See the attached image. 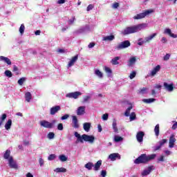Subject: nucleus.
I'll return each instance as SVG.
<instances>
[{
    "instance_id": "f257e3e1",
    "label": "nucleus",
    "mask_w": 177,
    "mask_h": 177,
    "mask_svg": "<svg viewBox=\"0 0 177 177\" xmlns=\"http://www.w3.org/2000/svg\"><path fill=\"white\" fill-rule=\"evenodd\" d=\"M147 27V24H139L134 26H127L122 31V35H129L131 34H136L142 30H145Z\"/></svg>"
},
{
    "instance_id": "f03ea898",
    "label": "nucleus",
    "mask_w": 177,
    "mask_h": 177,
    "mask_svg": "<svg viewBox=\"0 0 177 177\" xmlns=\"http://www.w3.org/2000/svg\"><path fill=\"white\" fill-rule=\"evenodd\" d=\"M157 155L156 153H152L151 155L142 154L140 157L134 160L135 164H144L145 162H149L151 160H154Z\"/></svg>"
},
{
    "instance_id": "7ed1b4c3",
    "label": "nucleus",
    "mask_w": 177,
    "mask_h": 177,
    "mask_svg": "<svg viewBox=\"0 0 177 177\" xmlns=\"http://www.w3.org/2000/svg\"><path fill=\"white\" fill-rule=\"evenodd\" d=\"M57 122V120H53L52 122H48L47 120H41L39 122L40 127H43V128H47L48 129H52V128L55 127V124Z\"/></svg>"
},
{
    "instance_id": "20e7f679",
    "label": "nucleus",
    "mask_w": 177,
    "mask_h": 177,
    "mask_svg": "<svg viewBox=\"0 0 177 177\" xmlns=\"http://www.w3.org/2000/svg\"><path fill=\"white\" fill-rule=\"evenodd\" d=\"M153 12L154 10L153 9L147 10L144 12L135 15L133 17V19H134V20H140V19H145L146 16H149V15H151V13H153Z\"/></svg>"
},
{
    "instance_id": "39448f33",
    "label": "nucleus",
    "mask_w": 177,
    "mask_h": 177,
    "mask_svg": "<svg viewBox=\"0 0 177 177\" xmlns=\"http://www.w3.org/2000/svg\"><path fill=\"white\" fill-rule=\"evenodd\" d=\"M131 46V42L128 40L120 43L117 46V50H120V49H125L126 48H129Z\"/></svg>"
},
{
    "instance_id": "423d86ee",
    "label": "nucleus",
    "mask_w": 177,
    "mask_h": 177,
    "mask_svg": "<svg viewBox=\"0 0 177 177\" xmlns=\"http://www.w3.org/2000/svg\"><path fill=\"white\" fill-rule=\"evenodd\" d=\"M176 134L172 133L170 135L169 138V149H174L175 147V143H176V138H175Z\"/></svg>"
},
{
    "instance_id": "0eeeda50",
    "label": "nucleus",
    "mask_w": 177,
    "mask_h": 177,
    "mask_svg": "<svg viewBox=\"0 0 177 177\" xmlns=\"http://www.w3.org/2000/svg\"><path fill=\"white\" fill-rule=\"evenodd\" d=\"M81 95H82V93L80 91H75V92L67 93L66 97H69L70 99H78V97H80Z\"/></svg>"
},
{
    "instance_id": "6e6552de",
    "label": "nucleus",
    "mask_w": 177,
    "mask_h": 177,
    "mask_svg": "<svg viewBox=\"0 0 177 177\" xmlns=\"http://www.w3.org/2000/svg\"><path fill=\"white\" fill-rule=\"evenodd\" d=\"M8 164L10 168H12L13 169H18L19 165H17V162L15 160H13V157H10L8 160Z\"/></svg>"
},
{
    "instance_id": "1a4fd4ad",
    "label": "nucleus",
    "mask_w": 177,
    "mask_h": 177,
    "mask_svg": "<svg viewBox=\"0 0 177 177\" xmlns=\"http://www.w3.org/2000/svg\"><path fill=\"white\" fill-rule=\"evenodd\" d=\"M161 70V66L157 65L149 73V77H154Z\"/></svg>"
},
{
    "instance_id": "9d476101",
    "label": "nucleus",
    "mask_w": 177,
    "mask_h": 177,
    "mask_svg": "<svg viewBox=\"0 0 177 177\" xmlns=\"http://www.w3.org/2000/svg\"><path fill=\"white\" fill-rule=\"evenodd\" d=\"M77 60H78V55H76L75 56L73 57L68 62L67 65V68H70V67H73L74 64L77 62Z\"/></svg>"
},
{
    "instance_id": "9b49d317",
    "label": "nucleus",
    "mask_w": 177,
    "mask_h": 177,
    "mask_svg": "<svg viewBox=\"0 0 177 177\" xmlns=\"http://www.w3.org/2000/svg\"><path fill=\"white\" fill-rule=\"evenodd\" d=\"M83 139L84 142H88V143H93L95 142V136H93L83 134Z\"/></svg>"
},
{
    "instance_id": "f8f14e48",
    "label": "nucleus",
    "mask_w": 177,
    "mask_h": 177,
    "mask_svg": "<svg viewBox=\"0 0 177 177\" xmlns=\"http://www.w3.org/2000/svg\"><path fill=\"white\" fill-rule=\"evenodd\" d=\"M60 110H62V108L59 105L53 106L50 109V115H55V114L57 113V112L60 111Z\"/></svg>"
},
{
    "instance_id": "ddd939ff",
    "label": "nucleus",
    "mask_w": 177,
    "mask_h": 177,
    "mask_svg": "<svg viewBox=\"0 0 177 177\" xmlns=\"http://www.w3.org/2000/svg\"><path fill=\"white\" fill-rule=\"evenodd\" d=\"M108 158H109V160H111V161H115V160H117V158L118 160H121V156L118 153H111L109 156Z\"/></svg>"
},
{
    "instance_id": "4468645a",
    "label": "nucleus",
    "mask_w": 177,
    "mask_h": 177,
    "mask_svg": "<svg viewBox=\"0 0 177 177\" xmlns=\"http://www.w3.org/2000/svg\"><path fill=\"white\" fill-rule=\"evenodd\" d=\"M72 127L76 129L80 128V123H78V119L75 115L72 116Z\"/></svg>"
},
{
    "instance_id": "2eb2a0df",
    "label": "nucleus",
    "mask_w": 177,
    "mask_h": 177,
    "mask_svg": "<svg viewBox=\"0 0 177 177\" xmlns=\"http://www.w3.org/2000/svg\"><path fill=\"white\" fill-rule=\"evenodd\" d=\"M86 107L85 106H81L77 107L76 111L77 115H84L85 114V109Z\"/></svg>"
},
{
    "instance_id": "dca6fc26",
    "label": "nucleus",
    "mask_w": 177,
    "mask_h": 177,
    "mask_svg": "<svg viewBox=\"0 0 177 177\" xmlns=\"http://www.w3.org/2000/svg\"><path fill=\"white\" fill-rule=\"evenodd\" d=\"M145 136V132L138 131L136 135V139L138 143H142L143 142V137Z\"/></svg>"
},
{
    "instance_id": "f3484780",
    "label": "nucleus",
    "mask_w": 177,
    "mask_h": 177,
    "mask_svg": "<svg viewBox=\"0 0 177 177\" xmlns=\"http://www.w3.org/2000/svg\"><path fill=\"white\" fill-rule=\"evenodd\" d=\"M74 136L77 138L76 143H84V135L81 136L75 131Z\"/></svg>"
},
{
    "instance_id": "a211bd4d",
    "label": "nucleus",
    "mask_w": 177,
    "mask_h": 177,
    "mask_svg": "<svg viewBox=\"0 0 177 177\" xmlns=\"http://www.w3.org/2000/svg\"><path fill=\"white\" fill-rule=\"evenodd\" d=\"M163 86L165 89H166V91H167L168 92H172L174 91V84H169L167 82H164Z\"/></svg>"
},
{
    "instance_id": "6ab92c4d",
    "label": "nucleus",
    "mask_w": 177,
    "mask_h": 177,
    "mask_svg": "<svg viewBox=\"0 0 177 177\" xmlns=\"http://www.w3.org/2000/svg\"><path fill=\"white\" fill-rule=\"evenodd\" d=\"M89 31V25H86L85 26L80 28L77 30V34H84L85 32H88Z\"/></svg>"
},
{
    "instance_id": "aec40b11",
    "label": "nucleus",
    "mask_w": 177,
    "mask_h": 177,
    "mask_svg": "<svg viewBox=\"0 0 177 177\" xmlns=\"http://www.w3.org/2000/svg\"><path fill=\"white\" fill-rule=\"evenodd\" d=\"M135 63H136V57H131L127 62V66L129 67H133V66H135Z\"/></svg>"
},
{
    "instance_id": "412c9836",
    "label": "nucleus",
    "mask_w": 177,
    "mask_h": 177,
    "mask_svg": "<svg viewBox=\"0 0 177 177\" xmlns=\"http://www.w3.org/2000/svg\"><path fill=\"white\" fill-rule=\"evenodd\" d=\"M164 34H167L169 37H171V38H177V35L172 33V31L169 28H165Z\"/></svg>"
},
{
    "instance_id": "4be33fe9",
    "label": "nucleus",
    "mask_w": 177,
    "mask_h": 177,
    "mask_svg": "<svg viewBox=\"0 0 177 177\" xmlns=\"http://www.w3.org/2000/svg\"><path fill=\"white\" fill-rule=\"evenodd\" d=\"M153 166L149 167L148 168L145 169L142 172V176H147V175H149L151 171H153Z\"/></svg>"
},
{
    "instance_id": "5701e85b",
    "label": "nucleus",
    "mask_w": 177,
    "mask_h": 177,
    "mask_svg": "<svg viewBox=\"0 0 177 177\" xmlns=\"http://www.w3.org/2000/svg\"><path fill=\"white\" fill-rule=\"evenodd\" d=\"M94 74L97 77V78H100V80L103 79V77H104V75L99 69H95L94 71Z\"/></svg>"
},
{
    "instance_id": "b1692460",
    "label": "nucleus",
    "mask_w": 177,
    "mask_h": 177,
    "mask_svg": "<svg viewBox=\"0 0 177 177\" xmlns=\"http://www.w3.org/2000/svg\"><path fill=\"white\" fill-rule=\"evenodd\" d=\"M0 61L4 62V63H6L8 66H10L12 64V62L10 61V59L4 57V56H0Z\"/></svg>"
},
{
    "instance_id": "393cba45",
    "label": "nucleus",
    "mask_w": 177,
    "mask_h": 177,
    "mask_svg": "<svg viewBox=\"0 0 177 177\" xmlns=\"http://www.w3.org/2000/svg\"><path fill=\"white\" fill-rule=\"evenodd\" d=\"M112 128L115 133H118V127H117V120L115 118L113 119Z\"/></svg>"
},
{
    "instance_id": "a878e982",
    "label": "nucleus",
    "mask_w": 177,
    "mask_h": 177,
    "mask_svg": "<svg viewBox=\"0 0 177 177\" xmlns=\"http://www.w3.org/2000/svg\"><path fill=\"white\" fill-rule=\"evenodd\" d=\"M91 122H85L83 124V129L86 132H89V131H91Z\"/></svg>"
},
{
    "instance_id": "bb28decb",
    "label": "nucleus",
    "mask_w": 177,
    "mask_h": 177,
    "mask_svg": "<svg viewBox=\"0 0 177 177\" xmlns=\"http://www.w3.org/2000/svg\"><path fill=\"white\" fill-rule=\"evenodd\" d=\"M104 71L106 73L107 77H111V74H113V71L111 70V68L108 66H104Z\"/></svg>"
},
{
    "instance_id": "cd10ccee",
    "label": "nucleus",
    "mask_w": 177,
    "mask_h": 177,
    "mask_svg": "<svg viewBox=\"0 0 177 177\" xmlns=\"http://www.w3.org/2000/svg\"><path fill=\"white\" fill-rule=\"evenodd\" d=\"M167 142V139H162V140L158 142L159 145L156 146L155 147V150H160L164 145H165V142Z\"/></svg>"
},
{
    "instance_id": "c85d7f7f",
    "label": "nucleus",
    "mask_w": 177,
    "mask_h": 177,
    "mask_svg": "<svg viewBox=\"0 0 177 177\" xmlns=\"http://www.w3.org/2000/svg\"><path fill=\"white\" fill-rule=\"evenodd\" d=\"M93 167L94 171H99L102 167V160H98Z\"/></svg>"
},
{
    "instance_id": "c756f323",
    "label": "nucleus",
    "mask_w": 177,
    "mask_h": 177,
    "mask_svg": "<svg viewBox=\"0 0 177 177\" xmlns=\"http://www.w3.org/2000/svg\"><path fill=\"white\" fill-rule=\"evenodd\" d=\"M115 39V37L114 35H111L109 36H105L102 38V41H114Z\"/></svg>"
},
{
    "instance_id": "7c9ffc66",
    "label": "nucleus",
    "mask_w": 177,
    "mask_h": 177,
    "mask_svg": "<svg viewBox=\"0 0 177 177\" xmlns=\"http://www.w3.org/2000/svg\"><path fill=\"white\" fill-rule=\"evenodd\" d=\"M156 36H157V33H153L152 35H150L148 37H146L145 38L146 43L147 44V42H150V41H151Z\"/></svg>"
},
{
    "instance_id": "2f4dec72",
    "label": "nucleus",
    "mask_w": 177,
    "mask_h": 177,
    "mask_svg": "<svg viewBox=\"0 0 177 177\" xmlns=\"http://www.w3.org/2000/svg\"><path fill=\"white\" fill-rule=\"evenodd\" d=\"M25 99L28 103H30L31 102V100L32 99V96L31 95V93L30 92H26L25 93Z\"/></svg>"
},
{
    "instance_id": "473e14b6",
    "label": "nucleus",
    "mask_w": 177,
    "mask_h": 177,
    "mask_svg": "<svg viewBox=\"0 0 177 177\" xmlns=\"http://www.w3.org/2000/svg\"><path fill=\"white\" fill-rule=\"evenodd\" d=\"M10 157H12V156H10V150L7 149V150L5 151L4 154H3V158H4L5 160H8L9 161V159L10 158Z\"/></svg>"
},
{
    "instance_id": "72a5a7b5",
    "label": "nucleus",
    "mask_w": 177,
    "mask_h": 177,
    "mask_svg": "<svg viewBox=\"0 0 177 177\" xmlns=\"http://www.w3.org/2000/svg\"><path fill=\"white\" fill-rule=\"evenodd\" d=\"M120 59L121 57H115L113 58L111 61V64H113V66H117V64H119L118 60H120Z\"/></svg>"
},
{
    "instance_id": "f704fd0d",
    "label": "nucleus",
    "mask_w": 177,
    "mask_h": 177,
    "mask_svg": "<svg viewBox=\"0 0 177 177\" xmlns=\"http://www.w3.org/2000/svg\"><path fill=\"white\" fill-rule=\"evenodd\" d=\"M59 160L62 162H66V161H67V160H68V157H67V156H66L64 154H62V155L59 156Z\"/></svg>"
},
{
    "instance_id": "c9c22d12",
    "label": "nucleus",
    "mask_w": 177,
    "mask_h": 177,
    "mask_svg": "<svg viewBox=\"0 0 177 177\" xmlns=\"http://www.w3.org/2000/svg\"><path fill=\"white\" fill-rule=\"evenodd\" d=\"M4 127L6 131H9V129H10V128L12 127V120L9 119Z\"/></svg>"
},
{
    "instance_id": "e433bc0d",
    "label": "nucleus",
    "mask_w": 177,
    "mask_h": 177,
    "mask_svg": "<svg viewBox=\"0 0 177 177\" xmlns=\"http://www.w3.org/2000/svg\"><path fill=\"white\" fill-rule=\"evenodd\" d=\"M94 165L93 162H88V163H86L84 165V168H86V169H88V171H92V168H93Z\"/></svg>"
},
{
    "instance_id": "4c0bfd02",
    "label": "nucleus",
    "mask_w": 177,
    "mask_h": 177,
    "mask_svg": "<svg viewBox=\"0 0 177 177\" xmlns=\"http://www.w3.org/2000/svg\"><path fill=\"white\" fill-rule=\"evenodd\" d=\"M54 172L59 174L60 172H67V169L64 167H57L54 169Z\"/></svg>"
},
{
    "instance_id": "58836bf2",
    "label": "nucleus",
    "mask_w": 177,
    "mask_h": 177,
    "mask_svg": "<svg viewBox=\"0 0 177 177\" xmlns=\"http://www.w3.org/2000/svg\"><path fill=\"white\" fill-rule=\"evenodd\" d=\"M113 140L114 142H115V143H118L119 142H122V140H124V138L120 136H115Z\"/></svg>"
},
{
    "instance_id": "ea45409f",
    "label": "nucleus",
    "mask_w": 177,
    "mask_h": 177,
    "mask_svg": "<svg viewBox=\"0 0 177 177\" xmlns=\"http://www.w3.org/2000/svg\"><path fill=\"white\" fill-rule=\"evenodd\" d=\"M25 30H26V26H24V24H22L19 29L20 35H23V34H24Z\"/></svg>"
},
{
    "instance_id": "a19ab883",
    "label": "nucleus",
    "mask_w": 177,
    "mask_h": 177,
    "mask_svg": "<svg viewBox=\"0 0 177 177\" xmlns=\"http://www.w3.org/2000/svg\"><path fill=\"white\" fill-rule=\"evenodd\" d=\"M142 102L147 104L153 103V102H156V99L154 98L143 99Z\"/></svg>"
},
{
    "instance_id": "79ce46f5",
    "label": "nucleus",
    "mask_w": 177,
    "mask_h": 177,
    "mask_svg": "<svg viewBox=\"0 0 177 177\" xmlns=\"http://www.w3.org/2000/svg\"><path fill=\"white\" fill-rule=\"evenodd\" d=\"M154 132L156 136H158L160 135V124H156L154 128Z\"/></svg>"
},
{
    "instance_id": "37998d69",
    "label": "nucleus",
    "mask_w": 177,
    "mask_h": 177,
    "mask_svg": "<svg viewBox=\"0 0 177 177\" xmlns=\"http://www.w3.org/2000/svg\"><path fill=\"white\" fill-rule=\"evenodd\" d=\"M149 91V88H140L139 90V93H140V95H145L146 93H147V91Z\"/></svg>"
},
{
    "instance_id": "c03bdc74",
    "label": "nucleus",
    "mask_w": 177,
    "mask_h": 177,
    "mask_svg": "<svg viewBox=\"0 0 177 177\" xmlns=\"http://www.w3.org/2000/svg\"><path fill=\"white\" fill-rule=\"evenodd\" d=\"M145 44H147L145 39H144V40H143V38H140L138 39V45H139V46H142V45Z\"/></svg>"
},
{
    "instance_id": "a18cd8bd",
    "label": "nucleus",
    "mask_w": 177,
    "mask_h": 177,
    "mask_svg": "<svg viewBox=\"0 0 177 177\" xmlns=\"http://www.w3.org/2000/svg\"><path fill=\"white\" fill-rule=\"evenodd\" d=\"M4 74H5L6 77H8V78H12V77L13 75V74H12V72L8 70L4 72Z\"/></svg>"
},
{
    "instance_id": "49530a36",
    "label": "nucleus",
    "mask_w": 177,
    "mask_h": 177,
    "mask_svg": "<svg viewBox=\"0 0 177 177\" xmlns=\"http://www.w3.org/2000/svg\"><path fill=\"white\" fill-rule=\"evenodd\" d=\"M131 110H132V106H129V108H127L124 113V115L126 117H129V114H131Z\"/></svg>"
},
{
    "instance_id": "de8ad7c7",
    "label": "nucleus",
    "mask_w": 177,
    "mask_h": 177,
    "mask_svg": "<svg viewBox=\"0 0 177 177\" xmlns=\"http://www.w3.org/2000/svg\"><path fill=\"white\" fill-rule=\"evenodd\" d=\"M129 116L130 121H135L136 120V114L134 112H132Z\"/></svg>"
},
{
    "instance_id": "09e8293b",
    "label": "nucleus",
    "mask_w": 177,
    "mask_h": 177,
    "mask_svg": "<svg viewBox=\"0 0 177 177\" xmlns=\"http://www.w3.org/2000/svg\"><path fill=\"white\" fill-rule=\"evenodd\" d=\"M56 154H50L48 157V161H53V160H56Z\"/></svg>"
},
{
    "instance_id": "8fccbe9b",
    "label": "nucleus",
    "mask_w": 177,
    "mask_h": 177,
    "mask_svg": "<svg viewBox=\"0 0 177 177\" xmlns=\"http://www.w3.org/2000/svg\"><path fill=\"white\" fill-rule=\"evenodd\" d=\"M91 99L90 95H85L83 97V103H88L89 102V100Z\"/></svg>"
},
{
    "instance_id": "3c124183",
    "label": "nucleus",
    "mask_w": 177,
    "mask_h": 177,
    "mask_svg": "<svg viewBox=\"0 0 177 177\" xmlns=\"http://www.w3.org/2000/svg\"><path fill=\"white\" fill-rule=\"evenodd\" d=\"M26 82V77H21L18 80V84L19 85H23Z\"/></svg>"
},
{
    "instance_id": "603ef678",
    "label": "nucleus",
    "mask_w": 177,
    "mask_h": 177,
    "mask_svg": "<svg viewBox=\"0 0 177 177\" xmlns=\"http://www.w3.org/2000/svg\"><path fill=\"white\" fill-rule=\"evenodd\" d=\"M136 77V71H133L130 73L129 78L130 80H133Z\"/></svg>"
},
{
    "instance_id": "864d4df0",
    "label": "nucleus",
    "mask_w": 177,
    "mask_h": 177,
    "mask_svg": "<svg viewBox=\"0 0 177 177\" xmlns=\"http://www.w3.org/2000/svg\"><path fill=\"white\" fill-rule=\"evenodd\" d=\"M47 138L48 139H54L55 138V133H53V132L48 133V134L47 135Z\"/></svg>"
},
{
    "instance_id": "5fc2aeb1",
    "label": "nucleus",
    "mask_w": 177,
    "mask_h": 177,
    "mask_svg": "<svg viewBox=\"0 0 177 177\" xmlns=\"http://www.w3.org/2000/svg\"><path fill=\"white\" fill-rule=\"evenodd\" d=\"M162 88V86L160 84H155L153 86V89H158V91H161V88Z\"/></svg>"
},
{
    "instance_id": "6e6d98bb",
    "label": "nucleus",
    "mask_w": 177,
    "mask_h": 177,
    "mask_svg": "<svg viewBox=\"0 0 177 177\" xmlns=\"http://www.w3.org/2000/svg\"><path fill=\"white\" fill-rule=\"evenodd\" d=\"M170 57H171V54L167 53V54H166V55L163 57V60H164L165 62H168V59H170Z\"/></svg>"
},
{
    "instance_id": "4d7b16f0",
    "label": "nucleus",
    "mask_w": 177,
    "mask_h": 177,
    "mask_svg": "<svg viewBox=\"0 0 177 177\" xmlns=\"http://www.w3.org/2000/svg\"><path fill=\"white\" fill-rule=\"evenodd\" d=\"M39 164L40 167H44V165L45 164V161L44 160V159L42 158H39Z\"/></svg>"
},
{
    "instance_id": "13d9d810",
    "label": "nucleus",
    "mask_w": 177,
    "mask_h": 177,
    "mask_svg": "<svg viewBox=\"0 0 177 177\" xmlns=\"http://www.w3.org/2000/svg\"><path fill=\"white\" fill-rule=\"evenodd\" d=\"M103 121H107L109 120V113H105L102 115Z\"/></svg>"
},
{
    "instance_id": "bf43d9fd",
    "label": "nucleus",
    "mask_w": 177,
    "mask_h": 177,
    "mask_svg": "<svg viewBox=\"0 0 177 177\" xmlns=\"http://www.w3.org/2000/svg\"><path fill=\"white\" fill-rule=\"evenodd\" d=\"M56 3L57 5H63V3H66V0H57Z\"/></svg>"
},
{
    "instance_id": "052dcab7",
    "label": "nucleus",
    "mask_w": 177,
    "mask_h": 177,
    "mask_svg": "<svg viewBox=\"0 0 177 177\" xmlns=\"http://www.w3.org/2000/svg\"><path fill=\"white\" fill-rule=\"evenodd\" d=\"M120 6V3H114L113 5H112V8L113 9H118V7Z\"/></svg>"
},
{
    "instance_id": "680f3d73",
    "label": "nucleus",
    "mask_w": 177,
    "mask_h": 177,
    "mask_svg": "<svg viewBox=\"0 0 177 177\" xmlns=\"http://www.w3.org/2000/svg\"><path fill=\"white\" fill-rule=\"evenodd\" d=\"M63 129H64L63 124H62V123L58 124V125H57L58 131H63Z\"/></svg>"
},
{
    "instance_id": "e2e57ef3",
    "label": "nucleus",
    "mask_w": 177,
    "mask_h": 177,
    "mask_svg": "<svg viewBox=\"0 0 177 177\" xmlns=\"http://www.w3.org/2000/svg\"><path fill=\"white\" fill-rule=\"evenodd\" d=\"M101 176L102 177L107 176V171H106V170H102V171H101Z\"/></svg>"
},
{
    "instance_id": "0e129e2a",
    "label": "nucleus",
    "mask_w": 177,
    "mask_h": 177,
    "mask_svg": "<svg viewBox=\"0 0 177 177\" xmlns=\"http://www.w3.org/2000/svg\"><path fill=\"white\" fill-rule=\"evenodd\" d=\"M13 71L16 73L17 75H19V68H17L16 65L13 66Z\"/></svg>"
},
{
    "instance_id": "69168bd1",
    "label": "nucleus",
    "mask_w": 177,
    "mask_h": 177,
    "mask_svg": "<svg viewBox=\"0 0 177 177\" xmlns=\"http://www.w3.org/2000/svg\"><path fill=\"white\" fill-rule=\"evenodd\" d=\"M93 8H94L93 5L92 4L88 5L86 9L87 12H90V10H92Z\"/></svg>"
},
{
    "instance_id": "338daca9",
    "label": "nucleus",
    "mask_w": 177,
    "mask_h": 177,
    "mask_svg": "<svg viewBox=\"0 0 177 177\" xmlns=\"http://www.w3.org/2000/svg\"><path fill=\"white\" fill-rule=\"evenodd\" d=\"M74 21H75V17H73L72 18H71L68 21V24H73V23H74Z\"/></svg>"
},
{
    "instance_id": "774afa93",
    "label": "nucleus",
    "mask_w": 177,
    "mask_h": 177,
    "mask_svg": "<svg viewBox=\"0 0 177 177\" xmlns=\"http://www.w3.org/2000/svg\"><path fill=\"white\" fill-rule=\"evenodd\" d=\"M173 122H174V124L171 127V129L175 130L177 128V122L173 121Z\"/></svg>"
}]
</instances>
